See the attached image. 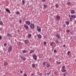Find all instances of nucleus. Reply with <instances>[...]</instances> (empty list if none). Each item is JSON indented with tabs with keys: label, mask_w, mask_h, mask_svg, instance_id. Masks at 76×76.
Here are the masks:
<instances>
[{
	"label": "nucleus",
	"mask_w": 76,
	"mask_h": 76,
	"mask_svg": "<svg viewBox=\"0 0 76 76\" xmlns=\"http://www.w3.org/2000/svg\"><path fill=\"white\" fill-rule=\"evenodd\" d=\"M71 17H70L69 18V19L70 21H72V19H74V18L75 19V18H76V15H71Z\"/></svg>",
	"instance_id": "obj_1"
},
{
	"label": "nucleus",
	"mask_w": 76,
	"mask_h": 76,
	"mask_svg": "<svg viewBox=\"0 0 76 76\" xmlns=\"http://www.w3.org/2000/svg\"><path fill=\"white\" fill-rule=\"evenodd\" d=\"M12 46H10L8 48V51L9 52V53L12 51Z\"/></svg>",
	"instance_id": "obj_2"
},
{
	"label": "nucleus",
	"mask_w": 76,
	"mask_h": 76,
	"mask_svg": "<svg viewBox=\"0 0 76 76\" xmlns=\"http://www.w3.org/2000/svg\"><path fill=\"white\" fill-rule=\"evenodd\" d=\"M37 29L38 32H41V28H40V27H39V26H37Z\"/></svg>",
	"instance_id": "obj_3"
},
{
	"label": "nucleus",
	"mask_w": 76,
	"mask_h": 76,
	"mask_svg": "<svg viewBox=\"0 0 76 76\" xmlns=\"http://www.w3.org/2000/svg\"><path fill=\"white\" fill-rule=\"evenodd\" d=\"M30 28L31 29H34V28H35V26H34V24H31L30 25Z\"/></svg>",
	"instance_id": "obj_4"
},
{
	"label": "nucleus",
	"mask_w": 76,
	"mask_h": 76,
	"mask_svg": "<svg viewBox=\"0 0 76 76\" xmlns=\"http://www.w3.org/2000/svg\"><path fill=\"white\" fill-rule=\"evenodd\" d=\"M25 23H26V24H27V25H29L31 24V22L28 21H26Z\"/></svg>",
	"instance_id": "obj_5"
},
{
	"label": "nucleus",
	"mask_w": 76,
	"mask_h": 76,
	"mask_svg": "<svg viewBox=\"0 0 76 76\" xmlns=\"http://www.w3.org/2000/svg\"><path fill=\"white\" fill-rule=\"evenodd\" d=\"M56 38H58V39H59L60 38V35L58 34H56Z\"/></svg>",
	"instance_id": "obj_6"
},
{
	"label": "nucleus",
	"mask_w": 76,
	"mask_h": 76,
	"mask_svg": "<svg viewBox=\"0 0 76 76\" xmlns=\"http://www.w3.org/2000/svg\"><path fill=\"white\" fill-rule=\"evenodd\" d=\"M56 18L57 20H58L60 19V16L59 15H57Z\"/></svg>",
	"instance_id": "obj_7"
},
{
	"label": "nucleus",
	"mask_w": 76,
	"mask_h": 76,
	"mask_svg": "<svg viewBox=\"0 0 76 76\" xmlns=\"http://www.w3.org/2000/svg\"><path fill=\"white\" fill-rule=\"evenodd\" d=\"M33 58L35 60H37V56L35 55H34L33 56Z\"/></svg>",
	"instance_id": "obj_8"
},
{
	"label": "nucleus",
	"mask_w": 76,
	"mask_h": 76,
	"mask_svg": "<svg viewBox=\"0 0 76 76\" xmlns=\"http://www.w3.org/2000/svg\"><path fill=\"white\" fill-rule=\"evenodd\" d=\"M71 13H72V14H74V13H75V11L74 10H72L71 11Z\"/></svg>",
	"instance_id": "obj_9"
},
{
	"label": "nucleus",
	"mask_w": 76,
	"mask_h": 76,
	"mask_svg": "<svg viewBox=\"0 0 76 76\" xmlns=\"http://www.w3.org/2000/svg\"><path fill=\"white\" fill-rule=\"evenodd\" d=\"M24 27L26 29H29V27H28V26L26 25H24Z\"/></svg>",
	"instance_id": "obj_10"
},
{
	"label": "nucleus",
	"mask_w": 76,
	"mask_h": 76,
	"mask_svg": "<svg viewBox=\"0 0 76 76\" xmlns=\"http://www.w3.org/2000/svg\"><path fill=\"white\" fill-rule=\"evenodd\" d=\"M6 11L7 12H8V13H10V10H9V9H8V8L6 9Z\"/></svg>",
	"instance_id": "obj_11"
},
{
	"label": "nucleus",
	"mask_w": 76,
	"mask_h": 76,
	"mask_svg": "<svg viewBox=\"0 0 76 76\" xmlns=\"http://www.w3.org/2000/svg\"><path fill=\"white\" fill-rule=\"evenodd\" d=\"M20 58H21V59H22V60H23L24 61H25V60H26L25 58H24L23 57V56L20 57Z\"/></svg>",
	"instance_id": "obj_12"
},
{
	"label": "nucleus",
	"mask_w": 76,
	"mask_h": 76,
	"mask_svg": "<svg viewBox=\"0 0 76 76\" xmlns=\"http://www.w3.org/2000/svg\"><path fill=\"white\" fill-rule=\"evenodd\" d=\"M65 23L66 24V25H69V23H70L69 21H66Z\"/></svg>",
	"instance_id": "obj_13"
},
{
	"label": "nucleus",
	"mask_w": 76,
	"mask_h": 76,
	"mask_svg": "<svg viewBox=\"0 0 76 76\" xmlns=\"http://www.w3.org/2000/svg\"><path fill=\"white\" fill-rule=\"evenodd\" d=\"M38 37L39 38H41L42 37L40 34H38Z\"/></svg>",
	"instance_id": "obj_14"
},
{
	"label": "nucleus",
	"mask_w": 76,
	"mask_h": 76,
	"mask_svg": "<svg viewBox=\"0 0 76 76\" xmlns=\"http://www.w3.org/2000/svg\"><path fill=\"white\" fill-rule=\"evenodd\" d=\"M31 36H32V35H31V34H29L28 36V38H31Z\"/></svg>",
	"instance_id": "obj_15"
},
{
	"label": "nucleus",
	"mask_w": 76,
	"mask_h": 76,
	"mask_svg": "<svg viewBox=\"0 0 76 76\" xmlns=\"http://www.w3.org/2000/svg\"><path fill=\"white\" fill-rule=\"evenodd\" d=\"M47 67L48 68V67H50V64H47Z\"/></svg>",
	"instance_id": "obj_16"
},
{
	"label": "nucleus",
	"mask_w": 76,
	"mask_h": 76,
	"mask_svg": "<svg viewBox=\"0 0 76 76\" xmlns=\"http://www.w3.org/2000/svg\"><path fill=\"white\" fill-rule=\"evenodd\" d=\"M7 37H11L12 36V35L10 34L9 33H7Z\"/></svg>",
	"instance_id": "obj_17"
},
{
	"label": "nucleus",
	"mask_w": 76,
	"mask_h": 76,
	"mask_svg": "<svg viewBox=\"0 0 76 76\" xmlns=\"http://www.w3.org/2000/svg\"><path fill=\"white\" fill-rule=\"evenodd\" d=\"M66 71V70L64 69H62V72H65Z\"/></svg>",
	"instance_id": "obj_18"
},
{
	"label": "nucleus",
	"mask_w": 76,
	"mask_h": 76,
	"mask_svg": "<svg viewBox=\"0 0 76 76\" xmlns=\"http://www.w3.org/2000/svg\"><path fill=\"white\" fill-rule=\"evenodd\" d=\"M53 42H51L50 43V45L51 47H53Z\"/></svg>",
	"instance_id": "obj_19"
},
{
	"label": "nucleus",
	"mask_w": 76,
	"mask_h": 76,
	"mask_svg": "<svg viewBox=\"0 0 76 76\" xmlns=\"http://www.w3.org/2000/svg\"><path fill=\"white\" fill-rule=\"evenodd\" d=\"M34 53V50H31L30 52V54H31V53Z\"/></svg>",
	"instance_id": "obj_20"
},
{
	"label": "nucleus",
	"mask_w": 76,
	"mask_h": 76,
	"mask_svg": "<svg viewBox=\"0 0 76 76\" xmlns=\"http://www.w3.org/2000/svg\"><path fill=\"white\" fill-rule=\"evenodd\" d=\"M70 51H68L67 53V55L69 56L70 55Z\"/></svg>",
	"instance_id": "obj_21"
},
{
	"label": "nucleus",
	"mask_w": 76,
	"mask_h": 76,
	"mask_svg": "<svg viewBox=\"0 0 76 76\" xmlns=\"http://www.w3.org/2000/svg\"><path fill=\"white\" fill-rule=\"evenodd\" d=\"M32 66L34 68L35 67V65L34 64H33L32 65Z\"/></svg>",
	"instance_id": "obj_22"
},
{
	"label": "nucleus",
	"mask_w": 76,
	"mask_h": 76,
	"mask_svg": "<svg viewBox=\"0 0 76 76\" xmlns=\"http://www.w3.org/2000/svg\"><path fill=\"white\" fill-rule=\"evenodd\" d=\"M24 42L25 43V44H27V43H28V40H26L24 41Z\"/></svg>",
	"instance_id": "obj_23"
},
{
	"label": "nucleus",
	"mask_w": 76,
	"mask_h": 76,
	"mask_svg": "<svg viewBox=\"0 0 76 76\" xmlns=\"http://www.w3.org/2000/svg\"><path fill=\"white\" fill-rule=\"evenodd\" d=\"M23 53H26V51L25 50H24L23 51Z\"/></svg>",
	"instance_id": "obj_24"
},
{
	"label": "nucleus",
	"mask_w": 76,
	"mask_h": 76,
	"mask_svg": "<svg viewBox=\"0 0 76 76\" xmlns=\"http://www.w3.org/2000/svg\"><path fill=\"white\" fill-rule=\"evenodd\" d=\"M66 31L67 33H69V32L70 31V30L67 29L66 30Z\"/></svg>",
	"instance_id": "obj_25"
},
{
	"label": "nucleus",
	"mask_w": 76,
	"mask_h": 76,
	"mask_svg": "<svg viewBox=\"0 0 76 76\" xmlns=\"http://www.w3.org/2000/svg\"><path fill=\"white\" fill-rule=\"evenodd\" d=\"M7 63L6 62H4V65H5V66H6V65H7Z\"/></svg>",
	"instance_id": "obj_26"
},
{
	"label": "nucleus",
	"mask_w": 76,
	"mask_h": 76,
	"mask_svg": "<svg viewBox=\"0 0 76 76\" xmlns=\"http://www.w3.org/2000/svg\"><path fill=\"white\" fill-rule=\"evenodd\" d=\"M0 24L1 25H3V22L1 21H0Z\"/></svg>",
	"instance_id": "obj_27"
},
{
	"label": "nucleus",
	"mask_w": 76,
	"mask_h": 76,
	"mask_svg": "<svg viewBox=\"0 0 76 76\" xmlns=\"http://www.w3.org/2000/svg\"><path fill=\"white\" fill-rule=\"evenodd\" d=\"M43 65H44V66H45V62H43L42 63Z\"/></svg>",
	"instance_id": "obj_28"
},
{
	"label": "nucleus",
	"mask_w": 76,
	"mask_h": 76,
	"mask_svg": "<svg viewBox=\"0 0 76 76\" xmlns=\"http://www.w3.org/2000/svg\"><path fill=\"white\" fill-rule=\"evenodd\" d=\"M50 73H47L46 74L48 76H50Z\"/></svg>",
	"instance_id": "obj_29"
},
{
	"label": "nucleus",
	"mask_w": 76,
	"mask_h": 76,
	"mask_svg": "<svg viewBox=\"0 0 76 76\" xmlns=\"http://www.w3.org/2000/svg\"><path fill=\"white\" fill-rule=\"evenodd\" d=\"M56 7L57 8H58V4H56Z\"/></svg>",
	"instance_id": "obj_30"
},
{
	"label": "nucleus",
	"mask_w": 76,
	"mask_h": 76,
	"mask_svg": "<svg viewBox=\"0 0 76 76\" xmlns=\"http://www.w3.org/2000/svg\"><path fill=\"white\" fill-rule=\"evenodd\" d=\"M22 2L23 4H25V1L24 0L22 1Z\"/></svg>",
	"instance_id": "obj_31"
},
{
	"label": "nucleus",
	"mask_w": 76,
	"mask_h": 76,
	"mask_svg": "<svg viewBox=\"0 0 76 76\" xmlns=\"http://www.w3.org/2000/svg\"><path fill=\"white\" fill-rule=\"evenodd\" d=\"M54 52L55 53H57V50H54Z\"/></svg>",
	"instance_id": "obj_32"
},
{
	"label": "nucleus",
	"mask_w": 76,
	"mask_h": 76,
	"mask_svg": "<svg viewBox=\"0 0 76 76\" xmlns=\"http://www.w3.org/2000/svg\"><path fill=\"white\" fill-rule=\"evenodd\" d=\"M44 8H47V5L46 4L44 5Z\"/></svg>",
	"instance_id": "obj_33"
},
{
	"label": "nucleus",
	"mask_w": 76,
	"mask_h": 76,
	"mask_svg": "<svg viewBox=\"0 0 76 76\" xmlns=\"http://www.w3.org/2000/svg\"><path fill=\"white\" fill-rule=\"evenodd\" d=\"M57 63H58L57 64H61V62H57V61H56Z\"/></svg>",
	"instance_id": "obj_34"
},
{
	"label": "nucleus",
	"mask_w": 76,
	"mask_h": 76,
	"mask_svg": "<svg viewBox=\"0 0 76 76\" xmlns=\"http://www.w3.org/2000/svg\"><path fill=\"white\" fill-rule=\"evenodd\" d=\"M16 13V14H17V15L19 14V11H17Z\"/></svg>",
	"instance_id": "obj_35"
},
{
	"label": "nucleus",
	"mask_w": 76,
	"mask_h": 76,
	"mask_svg": "<svg viewBox=\"0 0 76 76\" xmlns=\"http://www.w3.org/2000/svg\"><path fill=\"white\" fill-rule=\"evenodd\" d=\"M68 4H69V5H70V4H71V3L70 2H68L67 3Z\"/></svg>",
	"instance_id": "obj_36"
},
{
	"label": "nucleus",
	"mask_w": 76,
	"mask_h": 76,
	"mask_svg": "<svg viewBox=\"0 0 76 76\" xmlns=\"http://www.w3.org/2000/svg\"><path fill=\"white\" fill-rule=\"evenodd\" d=\"M4 45L5 46H6V45H7V44H6V43L4 44Z\"/></svg>",
	"instance_id": "obj_37"
},
{
	"label": "nucleus",
	"mask_w": 76,
	"mask_h": 76,
	"mask_svg": "<svg viewBox=\"0 0 76 76\" xmlns=\"http://www.w3.org/2000/svg\"><path fill=\"white\" fill-rule=\"evenodd\" d=\"M56 44H58V43L59 42L58 41H56Z\"/></svg>",
	"instance_id": "obj_38"
},
{
	"label": "nucleus",
	"mask_w": 76,
	"mask_h": 76,
	"mask_svg": "<svg viewBox=\"0 0 76 76\" xmlns=\"http://www.w3.org/2000/svg\"><path fill=\"white\" fill-rule=\"evenodd\" d=\"M19 22H20V23H22V20H19Z\"/></svg>",
	"instance_id": "obj_39"
},
{
	"label": "nucleus",
	"mask_w": 76,
	"mask_h": 76,
	"mask_svg": "<svg viewBox=\"0 0 76 76\" xmlns=\"http://www.w3.org/2000/svg\"><path fill=\"white\" fill-rule=\"evenodd\" d=\"M64 68H65V66H62V69H64Z\"/></svg>",
	"instance_id": "obj_40"
},
{
	"label": "nucleus",
	"mask_w": 76,
	"mask_h": 76,
	"mask_svg": "<svg viewBox=\"0 0 76 76\" xmlns=\"http://www.w3.org/2000/svg\"><path fill=\"white\" fill-rule=\"evenodd\" d=\"M2 39V37H1V36H0V39Z\"/></svg>",
	"instance_id": "obj_41"
},
{
	"label": "nucleus",
	"mask_w": 76,
	"mask_h": 76,
	"mask_svg": "<svg viewBox=\"0 0 76 76\" xmlns=\"http://www.w3.org/2000/svg\"><path fill=\"white\" fill-rule=\"evenodd\" d=\"M47 43H46V42H44V44L45 45Z\"/></svg>",
	"instance_id": "obj_42"
},
{
	"label": "nucleus",
	"mask_w": 76,
	"mask_h": 76,
	"mask_svg": "<svg viewBox=\"0 0 76 76\" xmlns=\"http://www.w3.org/2000/svg\"><path fill=\"white\" fill-rule=\"evenodd\" d=\"M63 75L64 76H66V74H65V73L63 74Z\"/></svg>",
	"instance_id": "obj_43"
},
{
	"label": "nucleus",
	"mask_w": 76,
	"mask_h": 76,
	"mask_svg": "<svg viewBox=\"0 0 76 76\" xmlns=\"http://www.w3.org/2000/svg\"><path fill=\"white\" fill-rule=\"evenodd\" d=\"M70 34H73V33L72 31H70Z\"/></svg>",
	"instance_id": "obj_44"
},
{
	"label": "nucleus",
	"mask_w": 76,
	"mask_h": 76,
	"mask_svg": "<svg viewBox=\"0 0 76 76\" xmlns=\"http://www.w3.org/2000/svg\"><path fill=\"white\" fill-rule=\"evenodd\" d=\"M24 76H27V75H26V74L25 73V74Z\"/></svg>",
	"instance_id": "obj_45"
},
{
	"label": "nucleus",
	"mask_w": 76,
	"mask_h": 76,
	"mask_svg": "<svg viewBox=\"0 0 76 76\" xmlns=\"http://www.w3.org/2000/svg\"><path fill=\"white\" fill-rule=\"evenodd\" d=\"M66 47V45H63V47Z\"/></svg>",
	"instance_id": "obj_46"
},
{
	"label": "nucleus",
	"mask_w": 76,
	"mask_h": 76,
	"mask_svg": "<svg viewBox=\"0 0 76 76\" xmlns=\"http://www.w3.org/2000/svg\"><path fill=\"white\" fill-rule=\"evenodd\" d=\"M55 75H57V73L56 72H55Z\"/></svg>",
	"instance_id": "obj_47"
},
{
	"label": "nucleus",
	"mask_w": 76,
	"mask_h": 76,
	"mask_svg": "<svg viewBox=\"0 0 76 76\" xmlns=\"http://www.w3.org/2000/svg\"><path fill=\"white\" fill-rule=\"evenodd\" d=\"M20 73H23V72H22V71H20Z\"/></svg>",
	"instance_id": "obj_48"
},
{
	"label": "nucleus",
	"mask_w": 76,
	"mask_h": 76,
	"mask_svg": "<svg viewBox=\"0 0 76 76\" xmlns=\"http://www.w3.org/2000/svg\"><path fill=\"white\" fill-rule=\"evenodd\" d=\"M34 75V74H32L31 75V76H33V75Z\"/></svg>",
	"instance_id": "obj_49"
},
{
	"label": "nucleus",
	"mask_w": 76,
	"mask_h": 76,
	"mask_svg": "<svg viewBox=\"0 0 76 76\" xmlns=\"http://www.w3.org/2000/svg\"><path fill=\"white\" fill-rule=\"evenodd\" d=\"M51 58H50V59H49V61H51Z\"/></svg>",
	"instance_id": "obj_50"
},
{
	"label": "nucleus",
	"mask_w": 76,
	"mask_h": 76,
	"mask_svg": "<svg viewBox=\"0 0 76 76\" xmlns=\"http://www.w3.org/2000/svg\"><path fill=\"white\" fill-rule=\"evenodd\" d=\"M69 17H70V15H68Z\"/></svg>",
	"instance_id": "obj_51"
},
{
	"label": "nucleus",
	"mask_w": 76,
	"mask_h": 76,
	"mask_svg": "<svg viewBox=\"0 0 76 76\" xmlns=\"http://www.w3.org/2000/svg\"><path fill=\"white\" fill-rule=\"evenodd\" d=\"M46 0H42L43 1H45Z\"/></svg>",
	"instance_id": "obj_52"
},
{
	"label": "nucleus",
	"mask_w": 76,
	"mask_h": 76,
	"mask_svg": "<svg viewBox=\"0 0 76 76\" xmlns=\"http://www.w3.org/2000/svg\"><path fill=\"white\" fill-rule=\"evenodd\" d=\"M64 27H65L66 26V25H64Z\"/></svg>",
	"instance_id": "obj_53"
},
{
	"label": "nucleus",
	"mask_w": 76,
	"mask_h": 76,
	"mask_svg": "<svg viewBox=\"0 0 76 76\" xmlns=\"http://www.w3.org/2000/svg\"><path fill=\"white\" fill-rule=\"evenodd\" d=\"M71 55H72V54H69V56H71Z\"/></svg>",
	"instance_id": "obj_54"
},
{
	"label": "nucleus",
	"mask_w": 76,
	"mask_h": 76,
	"mask_svg": "<svg viewBox=\"0 0 76 76\" xmlns=\"http://www.w3.org/2000/svg\"><path fill=\"white\" fill-rule=\"evenodd\" d=\"M0 13H1V10H0Z\"/></svg>",
	"instance_id": "obj_55"
},
{
	"label": "nucleus",
	"mask_w": 76,
	"mask_h": 76,
	"mask_svg": "<svg viewBox=\"0 0 76 76\" xmlns=\"http://www.w3.org/2000/svg\"><path fill=\"white\" fill-rule=\"evenodd\" d=\"M1 31V29L0 28V31Z\"/></svg>",
	"instance_id": "obj_56"
},
{
	"label": "nucleus",
	"mask_w": 76,
	"mask_h": 76,
	"mask_svg": "<svg viewBox=\"0 0 76 76\" xmlns=\"http://www.w3.org/2000/svg\"><path fill=\"white\" fill-rule=\"evenodd\" d=\"M3 76H5V75H4Z\"/></svg>",
	"instance_id": "obj_57"
},
{
	"label": "nucleus",
	"mask_w": 76,
	"mask_h": 76,
	"mask_svg": "<svg viewBox=\"0 0 76 76\" xmlns=\"http://www.w3.org/2000/svg\"><path fill=\"white\" fill-rule=\"evenodd\" d=\"M75 61H76V59H75Z\"/></svg>",
	"instance_id": "obj_58"
},
{
	"label": "nucleus",
	"mask_w": 76,
	"mask_h": 76,
	"mask_svg": "<svg viewBox=\"0 0 76 76\" xmlns=\"http://www.w3.org/2000/svg\"><path fill=\"white\" fill-rule=\"evenodd\" d=\"M0 68H1V67H0Z\"/></svg>",
	"instance_id": "obj_59"
}]
</instances>
